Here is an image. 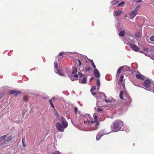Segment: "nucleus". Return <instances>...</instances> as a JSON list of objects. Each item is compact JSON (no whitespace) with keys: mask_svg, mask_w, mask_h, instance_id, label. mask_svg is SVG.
Segmentation results:
<instances>
[{"mask_svg":"<svg viewBox=\"0 0 154 154\" xmlns=\"http://www.w3.org/2000/svg\"><path fill=\"white\" fill-rule=\"evenodd\" d=\"M93 116L94 121L91 120V117L89 114H87L85 116H81V118H82L84 123L85 125H88L92 129V130H96L98 128V126L100 122L97 121L98 116L96 114H94Z\"/></svg>","mask_w":154,"mask_h":154,"instance_id":"nucleus-1","label":"nucleus"},{"mask_svg":"<svg viewBox=\"0 0 154 154\" xmlns=\"http://www.w3.org/2000/svg\"><path fill=\"white\" fill-rule=\"evenodd\" d=\"M12 139L11 136L4 135L0 137V147L5 148L8 144Z\"/></svg>","mask_w":154,"mask_h":154,"instance_id":"nucleus-2","label":"nucleus"},{"mask_svg":"<svg viewBox=\"0 0 154 154\" xmlns=\"http://www.w3.org/2000/svg\"><path fill=\"white\" fill-rule=\"evenodd\" d=\"M123 126V122L121 120L114 122L111 126L112 131L116 132L120 131Z\"/></svg>","mask_w":154,"mask_h":154,"instance_id":"nucleus-3","label":"nucleus"},{"mask_svg":"<svg viewBox=\"0 0 154 154\" xmlns=\"http://www.w3.org/2000/svg\"><path fill=\"white\" fill-rule=\"evenodd\" d=\"M60 121L61 122L63 127L59 123H57L56 124V126L57 129L59 131L63 132L64 129L66 128L67 126V123L65 118L62 116L60 117Z\"/></svg>","mask_w":154,"mask_h":154,"instance_id":"nucleus-4","label":"nucleus"},{"mask_svg":"<svg viewBox=\"0 0 154 154\" xmlns=\"http://www.w3.org/2000/svg\"><path fill=\"white\" fill-rule=\"evenodd\" d=\"M54 71L55 73L61 76H65L67 72V69L66 67H63L60 69H58V63L56 61L54 62Z\"/></svg>","mask_w":154,"mask_h":154,"instance_id":"nucleus-5","label":"nucleus"},{"mask_svg":"<svg viewBox=\"0 0 154 154\" xmlns=\"http://www.w3.org/2000/svg\"><path fill=\"white\" fill-rule=\"evenodd\" d=\"M142 49L145 52L147 51V53H143L145 55L147 56L150 57L151 58L152 57V56L154 55V51L149 50V48L145 46H142L141 47Z\"/></svg>","mask_w":154,"mask_h":154,"instance_id":"nucleus-6","label":"nucleus"},{"mask_svg":"<svg viewBox=\"0 0 154 154\" xmlns=\"http://www.w3.org/2000/svg\"><path fill=\"white\" fill-rule=\"evenodd\" d=\"M152 83L150 81L149 79H147L145 80L143 82V85L146 88H148L146 90L149 91H152L153 90L152 87H151V88H149V87L151 86Z\"/></svg>","mask_w":154,"mask_h":154,"instance_id":"nucleus-7","label":"nucleus"},{"mask_svg":"<svg viewBox=\"0 0 154 154\" xmlns=\"http://www.w3.org/2000/svg\"><path fill=\"white\" fill-rule=\"evenodd\" d=\"M94 96L97 98V101H98V100L101 98H104L106 97L104 93L100 92H96L95 95Z\"/></svg>","mask_w":154,"mask_h":154,"instance_id":"nucleus-8","label":"nucleus"},{"mask_svg":"<svg viewBox=\"0 0 154 154\" xmlns=\"http://www.w3.org/2000/svg\"><path fill=\"white\" fill-rule=\"evenodd\" d=\"M110 132L108 133L104 132V130H101L97 135L96 139L97 140H98L104 134H108Z\"/></svg>","mask_w":154,"mask_h":154,"instance_id":"nucleus-9","label":"nucleus"},{"mask_svg":"<svg viewBox=\"0 0 154 154\" xmlns=\"http://www.w3.org/2000/svg\"><path fill=\"white\" fill-rule=\"evenodd\" d=\"M66 54V53L64 52H61L56 57V60H58L59 62L65 56V55Z\"/></svg>","mask_w":154,"mask_h":154,"instance_id":"nucleus-10","label":"nucleus"},{"mask_svg":"<svg viewBox=\"0 0 154 154\" xmlns=\"http://www.w3.org/2000/svg\"><path fill=\"white\" fill-rule=\"evenodd\" d=\"M126 44L128 45L132 50L136 52L138 50L139 48L136 45H134L133 44H131L129 42H127Z\"/></svg>","mask_w":154,"mask_h":154,"instance_id":"nucleus-11","label":"nucleus"},{"mask_svg":"<svg viewBox=\"0 0 154 154\" xmlns=\"http://www.w3.org/2000/svg\"><path fill=\"white\" fill-rule=\"evenodd\" d=\"M137 14V13L134 10L130 13V15L128 17L130 19H132L135 17Z\"/></svg>","mask_w":154,"mask_h":154,"instance_id":"nucleus-12","label":"nucleus"},{"mask_svg":"<svg viewBox=\"0 0 154 154\" xmlns=\"http://www.w3.org/2000/svg\"><path fill=\"white\" fill-rule=\"evenodd\" d=\"M94 73L95 76L97 78H99L100 77V74L98 70L96 68L94 71Z\"/></svg>","mask_w":154,"mask_h":154,"instance_id":"nucleus-13","label":"nucleus"},{"mask_svg":"<svg viewBox=\"0 0 154 154\" xmlns=\"http://www.w3.org/2000/svg\"><path fill=\"white\" fill-rule=\"evenodd\" d=\"M136 77L137 78L140 80H143L144 78V76L143 75H141L140 73L139 72H138L136 75Z\"/></svg>","mask_w":154,"mask_h":154,"instance_id":"nucleus-14","label":"nucleus"},{"mask_svg":"<svg viewBox=\"0 0 154 154\" xmlns=\"http://www.w3.org/2000/svg\"><path fill=\"white\" fill-rule=\"evenodd\" d=\"M70 79L72 81H74L78 78V75L77 74L71 75L69 76Z\"/></svg>","mask_w":154,"mask_h":154,"instance_id":"nucleus-15","label":"nucleus"},{"mask_svg":"<svg viewBox=\"0 0 154 154\" xmlns=\"http://www.w3.org/2000/svg\"><path fill=\"white\" fill-rule=\"evenodd\" d=\"M20 93L19 91H17L15 90H12L10 91V93L11 94H14L16 96L18 94Z\"/></svg>","mask_w":154,"mask_h":154,"instance_id":"nucleus-16","label":"nucleus"},{"mask_svg":"<svg viewBox=\"0 0 154 154\" xmlns=\"http://www.w3.org/2000/svg\"><path fill=\"white\" fill-rule=\"evenodd\" d=\"M122 13V11L121 10H118V11H115L113 14L114 16H116L120 15Z\"/></svg>","mask_w":154,"mask_h":154,"instance_id":"nucleus-17","label":"nucleus"},{"mask_svg":"<svg viewBox=\"0 0 154 154\" xmlns=\"http://www.w3.org/2000/svg\"><path fill=\"white\" fill-rule=\"evenodd\" d=\"M124 68V69L128 68V66H125L120 67L117 70V73H119V74L120 73L121 71Z\"/></svg>","mask_w":154,"mask_h":154,"instance_id":"nucleus-18","label":"nucleus"},{"mask_svg":"<svg viewBox=\"0 0 154 154\" xmlns=\"http://www.w3.org/2000/svg\"><path fill=\"white\" fill-rule=\"evenodd\" d=\"M87 82V78L86 77H84L82 78V80L79 81V82L81 84H85Z\"/></svg>","mask_w":154,"mask_h":154,"instance_id":"nucleus-19","label":"nucleus"},{"mask_svg":"<svg viewBox=\"0 0 154 154\" xmlns=\"http://www.w3.org/2000/svg\"><path fill=\"white\" fill-rule=\"evenodd\" d=\"M135 36L138 38H140L142 36V33L141 32H138L135 33Z\"/></svg>","mask_w":154,"mask_h":154,"instance_id":"nucleus-20","label":"nucleus"},{"mask_svg":"<svg viewBox=\"0 0 154 154\" xmlns=\"http://www.w3.org/2000/svg\"><path fill=\"white\" fill-rule=\"evenodd\" d=\"M96 87L95 86H92L91 88V92L92 95L93 96H95L96 92H92V90H95L96 89Z\"/></svg>","mask_w":154,"mask_h":154,"instance_id":"nucleus-21","label":"nucleus"},{"mask_svg":"<svg viewBox=\"0 0 154 154\" xmlns=\"http://www.w3.org/2000/svg\"><path fill=\"white\" fill-rule=\"evenodd\" d=\"M55 99V97H53L51 99H50L49 101V102L51 104V106L54 109H55L54 106V105H53L52 102V100H54Z\"/></svg>","mask_w":154,"mask_h":154,"instance_id":"nucleus-22","label":"nucleus"},{"mask_svg":"<svg viewBox=\"0 0 154 154\" xmlns=\"http://www.w3.org/2000/svg\"><path fill=\"white\" fill-rule=\"evenodd\" d=\"M75 53H74L68 52V56L71 58L74 57H75Z\"/></svg>","mask_w":154,"mask_h":154,"instance_id":"nucleus-23","label":"nucleus"},{"mask_svg":"<svg viewBox=\"0 0 154 154\" xmlns=\"http://www.w3.org/2000/svg\"><path fill=\"white\" fill-rule=\"evenodd\" d=\"M96 84L97 87H98V88H97V90H98L99 89L100 85V81L98 78L97 79V81Z\"/></svg>","mask_w":154,"mask_h":154,"instance_id":"nucleus-24","label":"nucleus"},{"mask_svg":"<svg viewBox=\"0 0 154 154\" xmlns=\"http://www.w3.org/2000/svg\"><path fill=\"white\" fill-rule=\"evenodd\" d=\"M125 34V32L124 30H121L119 33V35L121 36H124Z\"/></svg>","mask_w":154,"mask_h":154,"instance_id":"nucleus-25","label":"nucleus"},{"mask_svg":"<svg viewBox=\"0 0 154 154\" xmlns=\"http://www.w3.org/2000/svg\"><path fill=\"white\" fill-rule=\"evenodd\" d=\"M87 58V57L85 55H81L80 57V59L82 60H86Z\"/></svg>","mask_w":154,"mask_h":154,"instance_id":"nucleus-26","label":"nucleus"},{"mask_svg":"<svg viewBox=\"0 0 154 154\" xmlns=\"http://www.w3.org/2000/svg\"><path fill=\"white\" fill-rule=\"evenodd\" d=\"M77 68L76 67H74L73 68L72 70V73L73 75H75L77 72Z\"/></svg>","mask_w":154,"mask_h":154,"instance_id":"nucleus-27","label":"nucleus"},{"mask_svg":"<svg viewBox=\"0 0 154 154\" xmlns=\"http://www.w3.org/2000/svg\"><path fill=\"white\" fill-rule=\"evenodd\" d=\"M28 99V97L27 96H26L23 97V100L24 101L27 102Z\"/></svg>","mask_w":154,"mask_h":154,"instance_id":"nucleus-28","label":"nucleus"},{"mask_svg":"<svg viewBox=\"0 0 154 154\" xmlns=\"http://www.w3.org/2000/svg\"><path fill=\"white\" fill-rule=\"evenodd\" d=\"M123 79H124L123 76L122 75L120 77V80L119 82V85L122 82V81H123Z\"/></svg>","mask_w":154,"mask_h":154,"instance_id":"nucleus-29","label":"nucleus"},{"mask_svg":"<svg viewBox=\"0 0 154 154\" xmlns=\"http://www.w3.org/2000/svg\"><path fill=\"white\" fill-rule=\"evenodd\" d=\"M140 8V5H138L137 6L135 10H134L137 13V11L139 10V8Z\"/></svg>","mask_w":154,"mask_h":154,"instance_id":"nucleus-30","label":"nucleus"},{"mask_svg":"<svg viewBox=\"0 0 154 154\" xmlns=\"http://www.w3.org/2000/svg\"><path fill=\"white\" fill-rule=\"evenodd\" d=\"M123 93L124 92L123 91H121L120 93L119 97L120 98L122 99H123Z\"/></svg>","mask_w":154,"mask_h":154,"instance_id":"nucleus-31","label":"nucleus"},{"mask_svg":"<svg viewBox=\"0 0 154 154\" xmlns=\"http://www.w3.org/2000/svg\"><path fill=\"white\" fill-rule=\"evenodd\" d=\"M90 61L92 64V66H93V67L95 69L96 68V66L94 64V63L93 62V60H90Z\"/></svg>","mask_w":154,"mask_h":154,"instance_id":"nucleus-32","label":"nucleus"},{"mask_svg":"<svg viewBox=\"0 0 154 154\" xmlns=\"http://www.w3.org/2000/svg\"><path fill=\"white\" fill-rule=\"evenodd\" d=\"M150 40L152 42L154 41V36H152L149 38Z\"/></svg>","mask_w":154,"mask_h":154,"instance_id":"nucleus-33","label":"nucleus"},{"mask_svg":"<svg viewBox=\"0 0 154 154\" xmlns=\"http://www.w3.org/2000/svg\"><path fill=\"white\" fill-rule=\"evenodd\" d=\"M125 4V2L124 1H123V2H122L120 3H119L118 4V5L119 6H120L122 5H124Z\"/></svg>","mask_w":154,"mask_h":154,"instance_id":"nucleus-34","label":"nucleus"},{"mask_svg":"<svg viewBox=\"0 0 154 154\" xmlns=\"http://www.w3.org/2000/svg\"><path fill=\"white\" fill-rule=\"evenodd\" d=\"M91 69V68L90 67V66H87L86 68H85V70H86V71H89Z\"/></svg>","mask_w":154,"mask_h":154,"instance_id":"nucleus-35","label":"nucleus"},{"mask_svg":"<svg viewBox=\"0 0 154 154\" xmlns=\"http://www.w3.org/2000/svg\"><path fill=\"white\" fill-rule=\"evenodd\" d=\"M74 111L75 114H76L77 111H78V108L77 107H75L74 109Z\"/></svg>","mask_w":154,"mask_h":154,"instance_id":"nucleus-36","label":"nucleus"},{"mask_svg":"<svg viewBox=\"0 0 154 154\" xmlns=\"http://www.w3.org/2000/svg\"><path fill=\"white\" fill-rule=\"evenodd\" d=\"M78 74L81 78H82L84 76V75L81 72H79Z\"/></svg>","mask_w":154,"mask_h":154,"instance_id":"nucleus-37","label":"nucleus"},{"mask_svg":"<svg viewBox=\"0 0 154 154\" xmlns=\"http://www.w3.org/2000/svg\"><path fill=\"white\" fill-rule=\"evenodd\" d=\"M104 101L107 103H109L111 102V101L109 100H106V99H105Z\"/></svg>","mask_w":154,"mask_h":154,"instance_id":"nucleus-38","label":"nucleus"},{"mask_svg":"<svg viewBox=\"0 0 154 154\" xmlns=\"http://www.w3.org/2000/svg\"><path fill=\"white\" fill-rule=\"evenodd\" d=\"M81 60L80 59L78 60L79 63V66H80L81 65Z\"/></svg>","mask_w":154,"mask_h":154,"instance_id":"nucleus-39","label":"nucleus"},{"mask_svg":"<svg viewBox=\"0 0 154 154\" xmlns=\"http://www.w3.org/2000/svg\"><path fill=\"white\" fill-rule=\"evenodd\" d=\"M53 154H60V153L58 151H56L53 152Z\"/></svg>","mask_w":154,"mask_h":154,"instance_id":"nucleus-40","label":"nucleus"},{"mask_svg":"<svg viewBox=\"0 0 154 154\" xmlns=\"http://www.w3.org/2000/svg\"><path fill=\"white\" fill-rule=\"evenodd\" d=\"M134 1H135L137 3H139V2H142V0H134Z\"/></svg>","mask_w":154,"mask_h":154,"instance_id":"nucleus-41","label":"nucleus"},{"mask_svg":"<svg viewBox=\"0 0 154 154\" xmlns=\"http://www.w3.org/2000/svg\"><path fill=\"white\" fill-rule=\"evenodd\" d=\"M97 110L99 112H101L102 111V109H101L98 108H97Z\"/></svg>","mask_w":154,"mask_h":154,"instance_id":"nucleus-42","label":"nucleus"},{"mask_svg":"<svg viewBox=\"0 0 154 154\" xmlns=\"http://www.w3.org/2000/svg\"><path fill=\"white\" fill-rule=\"evenodd\" d=\"M54 109V113L55 115H57V114H58L57 112V110L55 109Z\"/></svg>","mask_w":154,"mask_h":154,"instance_id":"nucleus-43","label":"nucleus"},{"mask_svg":"<svg viewBox=\"0 0 154 154\" xmlns=\"http://www.w3.org/2000/svg\"><path fill=\"white\" fill-rule=\"evenodd\" d=\"M24 139H22V143H23V147H25V145L24 143Z\"/></svg>","mask_w":154,"mask_h":154,"instance_id":"nucleus-44","label":"nucleus"},{"mask_svg":"<svg viewBox=\"0 0 154 154\" xmlns=\"http://www.w3.org/2000/svg\"><path fill=\"white\" fill-rule=\"evenodd\" d=\"M128 38H126V39H125V40H123L124 42L125 43V41H128ZM124 39H125V38Z\"/></svg>","mask_w":154,"mask_h":154,"instance_id":"nucleus-45","label":"nucleus"},{"mask_svg":"<svg viewBox=\"0 0 154 154\" xmlns=\"http://www.w3.org/2000/svg\"><path fill=\"white\" fill-rule=\"evenodd\" d=\"M94 79V77H92V78H91L90 79V81H91L92 80H93V79Z\"/></svg>","mask_w":154,"mask_h":154,"instance_id":"nucleus-46","label":"nucleus"},{"mask_svg":"<svg viewBox=\"0 0 154 154\" xmlns=\"http://www.w3.org/2000/svg\"><path fill=\"white\" fill-rule=\"evenodd\" d=\"M128 100L130 101V102H131V99L130 98H129Z\"/></svg>","mask_w":154,"mask_h":154,"instance_id":"nucleus-47","label":"nucleus"},{"mask_svg":"<svg viewBox=\"0 0 154 154\" xmlns=\"http://www.w3.org/2000/svg\"><path fill=\"white\" fill-rule=\"evenodd\" d=\"M151 58L153 60H154V55L153 56H152V57Z\"/></svg>","mask_w":154,"mask_h":154,"instance_id":"nucleus-48","label":"nucleus"},{"mask_svg":"<svg viewBox=\"0 0 154 154\" xmlns=\"http://www.w3.org/2000/svg\"><path fill=\"white\" fill-rule=\"evenodd\" d=\"M122 87H123V88H125V84H123V86H122Z\"/></svg>","mask_w":154,"mask_h":154,"instance_id":"nucleus-49","label":"nucleus"},{"mask_svg":"<svg viewBox=\"0 0 154 154\" xmlns=\"http://www.w3.org/2000/svg\"><path fill=\"white\" fill-rule=\"evenodd\" d=\"M139 52H140L141 53H143V52H142V51H139Z\"/></svg>","mask_w":154,"mask_h":154,"instance_id":"nucleus-50","label":"nucleus"},{"mask_svg":"<svg viewBox=\"0 0 154 154\" xmlns=\"http://www.w3.org/2000/svg\"><path fill=\"white\" fill-rule=\"evenodd\" d=\"M127 17V15H125V17Z\"/></svg>","mask_w":154,"mask_h":154,"instance_id":"nucleus-51","label":"nucleus"},{"mask_svg":"<svg viewBox=\"0 0 154 154\" xmlns=\"http://www.w3.org/2000/svg\"><path fill=\"white\" fill-rule=\"evenodd\" d=\"M70 120H71V122H72V120L71 119Z\"/></svg>","mask_w":154,"mask_h":154,"instance_id":"nucleus-52","label":"nucleus"},{"mask_svg":"<svg viewBox=\"0 0 154 154\" xmlns=\"http://www.w3.org/2000/svg\"><path fill=\"white\" fill-rule=\"evenodd\" d=\"M134 144H133V145H134Z\"/></svg>","mask_w":154,"mask_h":154,"instance_id":"nucleus-53","label":"nucleus"},{"mask_svg":"<svg viewBox=\"0 0 154 154\" xmlns=\"http://www.w3.org/2000/svg\"><path fill=\"white\" fill-rule=\"evenodd\" d=\"M153 93H154V91H153Z\"/></svg>","mask_w":154,"mask_h":154,"instance_id":"nucleus-54","label":"nucleus"}]
</instances>
